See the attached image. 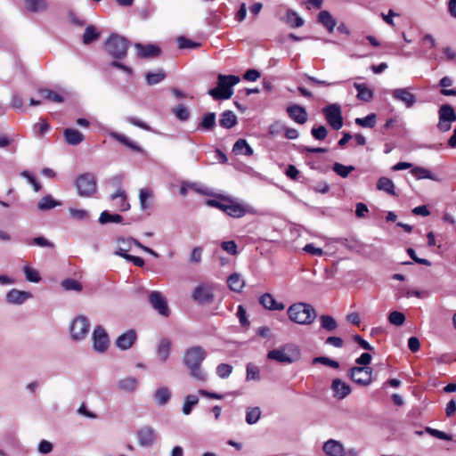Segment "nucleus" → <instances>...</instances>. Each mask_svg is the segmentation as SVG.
I'll return each mask as SVG.
<instances>
[{
    "label": "nucleus",
    "mask_w": 456,
    "mask_h": 456,
    "mask_svg": "<svg viewBox=\"0 0 456 456\" xmlns=\"http://www.w3.org/2000/svg\"><path fill=\"white\" fill-rule=\"evenodd\" d=\"M207 355L206 350L200 346L188 348L183 354V363L189 370V375L198 382L204 383L208 380V373L201 367Z\"/></svg>",
    "instance_id": "nucleus-1"
},
{
    "label": "nucleus",
    "mask_w": 456,
    "mask_h": 456,
    "mask_svg": "<svg viewBox=\"0 0 456 456\" xmlns=\"http://www.w3.org/2000/svg\"><path fill=\"white\" fill-rule=\"evenodd\" d=\"M240 81V78L238 76L219 74L216 86L209 89L208 94L215 100L230 99L233 94V86Z\"/></svg>",
    "instance_id": "nucleus-2"
},
{
    "label": "nucleus",
    "mask_w": 456,
    "mask_h": 456,
    "mask_svg": "<svg viewBox=\"0 0 456 456\" xmlns=\"http://www.w3.org/2000/svg\"><path fill=\"white\" fill-rule=\"evenodd\" d=\"M74 186L80 197L91 198L97 191L96 177L92 173L82 174L75 180Z\"/></svg>",
    "instance_id": "nucleus-3"
},
{
    "label": "nucleus",
    "mask_w": 456,
    "mask_h": 456,
    "mask_svg": "<svg viewBox=\"0 0 456 456\" xmlns=\"http://www.w3.org/2000/svg\"><path fill=\"white\" fill-rule=\"evenodd\" d=\"M106 51L115 59H123L126 56L129 41L117 34H112L104 43Z\"/></svg>",
    "instance_id": "nucleus-4"
},
{
    "label": "nucleus",
    "mask_w": 456,
    "mask_h": 456,
    "mask_svg": "<svg viewBox=\"0 0 456 456\" xmlns=\"http://www.w3.org/2000/svg\"><path fill=\"white\" fill-rule=\"evenodd\" d=\"M312 307L305 303H297L290 305L288 309V314L290 321L298 324H310Z\"/></svg>",
    "instance_id": "nucleus-5"
},
{
    "label": "nucleus",
    "mask_w": 456,
    "mask_h": 456,
    "mask_svg": "<svg viewBox=\"0 0 456 456\" xmlns=\"http://www.w3.org/2000/svg\"><path fill=\"white\" fill-rule=\"evenodd\" d=\"M297 355V349L292 345H286L280 348L271 350L267 354L268 359L274 360L281 363H291L296 360Z\"/></svg>",
    "instance_id": "nucleus-6"
},
{
    "label": "nucleus",
    "mask_w": 456,
    "mask_h": 456,
    "mask_svg": "<svg viewBox=\"0 0 456 456\" xmlns=\"http://www.w3.org/2000/svg\"><path fill=\"white\" fill-rule=\"evenodd\" d=\"M90 330V322L84 316H77L69 325L70 337L72 340H84Z\"/></svg>",
    "instance_id": "nucleus-7"
},
{
    "label": "nucleus",
    "mask_w": 456,
    "mask_h": 456,
    "mask_svg": "<svg viewBox=\"0 0 456 456\" xmlns=\"http://www.w3.org/2000/svg\"><path fill=\"white\" fill-rule=\"evenodd\" d=\"M93 349L98 354L106 352L110 346V338L105 329L97 325L92 334Z\"/></svg>",
    "instance_id": "nucleus-8"
},
{
    "label": "nucleus",
    "mask_w": 456,
    "mask_h": 456,
    "mask_svg": "<svg viewBox=\"0 0 456 456\" xmlns=\"http://www.w3.org/2000/svg\"><path fill=\"white\" fill-rule=\"evenodd\" d=\"M439 121L437 128L441 132H447L452 128V124L456 120V113L451 105H442L438 111Z\"/></svg>",
    "instance_id": "nucleus-9"
},
{
    "label": "nucleus",
    "mask_w": 456,
    "mask_h": 456,
    "mask_svg": "<svg viewBox=\"0 0 456 456\" xmlns=\"http://www.w3.org/2000/svg\"><path fill=\"white\" fill-rule=\"evenodd\" d=\"M325 118L329 125L335 130H339L343 126V118L341 108L338 104L333 103L323 109Z\"/></svg>",
    "instance_id": "nucleus-10"
},
{
    "label": "nucleus",
    "mask_w": 456,
    "mask_h": 456,
    "mask_svg": "<svg viewBox=\"0 0 456 456\" xmlns=\"http://www.w3.org/2000/svg\"><path fill=\"white\" fill-rule=\"evenodd\" d=\"M391 94L394 100L402 102L407 109L411 108L417 102V97L411 87L395 88L392 90Z\"/></svg>",
    "instance_id": "nucleus-11"
},
{
    "label": "nucleus",
    "mask_w": 456,
    "mask_h": 456,
    "mask_svg": "<svg viewBox=\"0 0 456 456\" xmlns=\"http://www.w3.org/2000/svg\"><path fill=\"white\" fill-rule=\"evenodd\" d=\"M348 376L361 386H368L371 383L372 370L369 367H353L349 370Z\"/></svg>",
    "instance_id": "nucleus-12"
},
{
    "label": "nucleus",
    "mask_w": 456,
    "mask_h": 456,
    "mask_svg": "<svg viewBox=\"0 0 456 456\" xmlns=\"http://www.w3.org/2000/svg\"><path fill=\"white\" fill-rule=\"evenodd\" d=\"M149 301L153 309L160 315L167 317L170 314L167 299L161 292L157 290L151 291L149 294Z\"/></svg>",
    "instance_id": "nucleus-13"
},
{
    "label": "nucleus",
    "mask_w": 456,
    "mask_h": 456,
    "mask_svg": "<svg viewBox=\"0 0 456 456\" xmlns=\"http://www.w3.org/2000/svg\"><path fill=\"white\" fill-rule=\"evenodd\" d=\"M136 439L140 446H151L157 441L156 430L150 426H143L137 430Z\"/></svg>",
    "instance_id": "nucleus-14"
},
{
    "label": "nucleus",
    "mask_w": 456,
    "mask_h": 456,
    "mask_svg": "<svg viewBox=\"0 0 456 456\" xmlns=\"http://www.w3.org/2000/svg\"><path fill=\"white\" fill-rule=\"evenodd\" d=\"M192 298L199 304H209L214 299V294L210 286L200 284L192 293Z\"/></svg>",
    "instance_id": "nucleus-15"
},
{
    "label": "nucleus",
    "mask_w": 456,
    "mask_h": 456,
    "mask_svg": "<svg viewBox=\"0 0 456 456\" xmlns=\"http://www.w3.org/2000/svg\"><path fill=\"white\" fill-rule=\"evenodd\" d=\"M33 297L32 293L17 289H12L5 295V301L10 305H20Z\"/></svg>",
    "instance_id": "nucleus-16"
},
{
    "label": "nucleus",
    "mask_w": 456,
    "mask_h": 456,
    "mask_svg": "<svg viewBox=\"0 0 456 456\" xmlns=\"http://www.w3.org/2000/svg\"><path fill=\"white\" fill-rule=\"evenodd\" d=\"M322 451L326 456H345L346 454L345 445L336 439H329L324 442Z\"/></svg>",
    "instance_id": "nucleus-17"
},
{
    "label": "nucleus",
    "mask_w": 456,
    "mask_h": 456,
    "mask_svg": "<svg viewBox=\"0 0 456 456\" xmlns=\"http://www.w3.org/2000/svg\"><path fill=\"white\" fill-rule=\"evenodd\" d=\"M113 207L121 212L130 209V204L127 200L126 192L124 189L118 188L115 192L110 195Z\"/></svg>",
    "instance_id": "nucleus-18"
},
{
    "label": "nucleus",
    "mask_w": 456,
    "mask_h": 456,
    "mask_svg": "<svg viewBox=\"0 0 456 456\" xmlns=\"http://www.w3.org/2000/svg\"><path fill=\"white\" fill-rule=\"evenodd\" d=\"M137 338L135 330H129L119 335L116 339V346L120 350H127L132 347Z\"/></svg>",
    "instance_id": "nucleus-19"
},
{
    "label": "nucleus",
    "mask_w": 456,
    "mask_h": 456,
    "mask_svg": "<svg viewBox=\"0 0 456 456\" xmlns=\"http://www.w3.org/2000/svg\"><path fill=\"white\" fill-rule=\"evenodd\" d=\"M139 386V379L133 376H126L117 382V387L119 391L126 394H134Z\"/></svg>",
    "instance_id": "nucleus-20"
},
{
    "label": "nucleus",
    "mask_w": 456,
    "mask_h": 456,
    "mask_svg": "<svg viewBox=\"0 0 456 456\" xmlns=\"http://www.w3.org/2000/svg\"><path fill=\"white\" fill-rule=\"evenodd\" d=\"M331 390L333 396L338 400L346 398L351 393L350 386L340 379H333Z\"/></svg>",
    "instance_id": "nucleus-21"
},
{
    "label": "nucleus",
    "mask_w": 456,
    "mask_h": 456,
    "mask_svg": "<svg viewBox=\"0 0 456 456\" xmlns=\"http://www.w3.org/2000/svg\"><path fill=\"white\" fill-rule=\"evenodd\" d=\"M134 47L136 49L137 56L139 58H154L159 56L161 53L160 48L155 45H142L135 44Z\"/></svg>",
    "instance_id": "nucleus-22"
},
{
    "label": "nucleus",
    "mask_w": 456,
    "mask_h": 456,
    "mask_svg": "<svg viewBox=\"0 0 456 456\" xmlns=\"http://www.w3.org/2000/svg\"><path fill=\"white\" fill-rule=\"evenodd\" d=\"M133 246V238L119 237L116 240V248L114 255L121 256L126 259Z\"/></svg>",
    "instance_id": "nucleus-23"
},
{
    "label": "nucleus",
    "mask_w": 456,
    "mask_h": 456,
    "mask_svg": "<svg viewBox=\"0 0 456 456\" xmlns=\"http://www.w3.org/2000/svg\"><path fill=\"white\" fill-rule=\"evenodd\" d=\"M317 22L322 25L330 34L337 26V20L328 12L321 11L317 15Z\"/></svg>",
    "instance_id": "nucleus-24"
},
{
    "label": "nucleus",
    "mask_w": 456,
    "mask_h": 456,
    "mask_svg": "<svg viewBox=\"0 0 456 456\" xmlns=\"http://www.w3.org/2000/svg\"><path fill=\"white\" fill-rule=\"evenodd\" d=\"M287 112L290 118L298 124H304L307 119V113L305 110L299 105L289 106Z\"/></svg>",
    "instance_id": "nucleus-25"
},
{
    "label": "nucleus",
    "mask_w": 456,
    "mask_h": 456,
    "mask_svg": "<svg viewBox=\"0 0 456 456\" xmlns=\"http://www.w3.org/2000/svg\"><path fill=\"white\" fill-rule=\"evenodd\" d=\"M246 212L247 209L244 205L231 198L225 214L234 218H240L244 216Z\"/></svg>",
    "instance_id": "nucleus-26"
},
{
    "label": "nucleus",
    "mask_w": 456,
    "mask_h": 456,
    "mask_svg": "<svg viewBox=\"0 0 456 456\" xmlns=\"http://www.w3.org/2000/svg\"><path fill=\"white\" fill-rule=\"evenodd\" d=\"M259 303L266 309L269 310H278L281 311L285 308L284 304L277 302L273 297L269 294L265 293L262 295L259 298Z\"/></svg>",
    "instance_id": "nucleus-27"
},
{
    "label": "nucleus",
    "mask_w": 456,
    "mask_h": 456,
    "mask_svg": "<svg viewBox=\"0 0 456 456\" xmlns=\"http://www.w3.org/2000/svg\"><path fill=\"white\" fill-rule=\"evenodd\" d=\"M63 135L66 142L73 146L79 144L85 138L82 133L74 128H66L63 131Z\"/></svg>",
    "instance_id": "nucleus-28"
},
{
    "label": "nucleus",
    "mask_w": 456,
    "mask_h": 456,
    "mask_svg": "<svg viewBox=\"0 0 456 456\" xmlns=\"http://www.w3.org/2000/svg\"><path fill=\"white\" fill-rule=\"evenodd\" d=\"M171 341L168 338H162L157 347V355L160 362H166L171 353Z\"/></svg>",
    "instance_id": "nucleus-29"
},
{
    "label": "nucleus",
    "mask_w": 456,
    "mask_h": 456,
    "mask_svg": "<svg viewBox=\"0 0 456 456\" xmlns=\"http://www.w3.org/2000/svg\"><path fill=\"white\" fill-rule=\"evenodd\" d=\"M110 135L113 139L118 141L120 143L124 144L125 146H126L127 148H129L134 151L142 152V151H143L140 145H138L135 142L129 139L125 134H119L117 132H110Z\"/></svg>",
    "instance_id": "nucleus-30"
},
{
    "label": "nucleus",
    "mask_w": 456,
    "mask_h": 456,
    "mask_svg": "<svg viewBox=\"0 0 456 456\" xmlns=\"http://www.w3.org/2000/svg\"><path fill=\"white\" fill-rule=\"evenodd\" d=\"M227 284L231 290L239 293L245 287V281L241 274L233 273L227 278Z\"/></svg>",
    "instance_id": "nucleus-31"
},
{
    "label": "nucleus",
    "mask_w": 456,
    "mask_h": 456,
    "mask_svg": "<svg viewBox=\"0 0 456 456\" xmlns=\"http://www.w3.org/2000/svg\"><path fill=\"white\" fill-rule=\"evenodd\" d=\"M171 398V391L167 387H160L153 394L154 402L158 405H166Z\"/></svg>",
    "instance_id": "nucleus-32"
},
{
    "label": "nucleus",
    "mask_w": 456,
    "mask_h": 456,
    "mask_svg": "<svg viewBox=\"0 0 456 456\" xmlns=\"http://www.w3.org/2000/svg\"><path fill=\"white\" fill-rule=\"evenodd\" d=\"M232 151L236 155L251 156L254 152L252 147L245 139H239L233 144Z\"/></svg>",
    "instance_id": "nucleus-33"
},
{
    "label": "nucleus",
    "mask_w": 456,
    "mask_h": 456,
    "mask_svg": "<svg viewBox=\"0 0 456 456\" xmlns=\"http://www.w3.org/2000/svg\"><path fill=\"white\" fill-rule=\"evenodd\" d=\"M354 87L357 90V99L369 102L373 98V91L365 84L354 83Z\"/></svg>",
    "instance_id": "nucleus-34"
},
{
    "label": "nucleus",
    "mask_w": 456,
    "mask_h": 456,
    "mask_svg": "<svg viewBox=\"0 0 456 456\" xmlns=\"http://www.w3.org/2000/svg\"><path fill=\"white\" fill-rule=\"evenodd\" d=\"M411 174L417 179H429L432 181H438V178L428 169L422 167H415L411 169Z\"/></svg>",
    "instance_id": "nucleus-35"
},
{
    "label": "nucleus",
    "mask_w": 456,
    "mask_h": 456,
    "mask_svg": "<svg viewBox=\"0 0 456 456\" xmlns=\"http://www.w3.org/2000/svg\"><path fill=\"white\" fill-rule=\"evenodd\" d=\"M237 123V117L232 110H225L221 114L219 124L222 127L230 129Z\"/></svg>",
    "instance_id": "nucleus-36"
},
{
    "label": "nucleus",
    "mask_w": 456,
    "mask_h": 456,
    "mask_svg": "<svg viewBox=\"0 0 456 456\" xmlns=\"http://www.w3.org/2000/svg\"><path fill=\"white\" fill-rule=\"evenodd\" d=\"M61 205V201L54 200L51 195L44 196L37 203V208L47 211Z\"/></svg>",
    "instance_id": "nucleus-37"
},
{
    "label": "nucleus",
    "mask_w": 456,
    "mask_h": 456,
    "mask_svg": "<svg viewBox=\"0 0 456 456\" xmlns=\"http://www.w3.org/2000/svg\"><path fill=\"white\" fill-rule=\"evenodd\" d=\"M377 188L379 191H383L390 195L395 196V187L394 182L387 177H380L377 183Z\"/></svg>",
    "instance_id": "nucleus-38"
},
{
    "label": "nucleus",
    "mask_w": 456,
    "mask_h": 456,
    "mask_svg": "<svg viewBox=\"0 0 456 456\" xmlns=\"http://www.w3.org/2000/svg\"><path fill=\"white\" fill-rule=\"evenodd\" d=\"M283 20L291 28H299L304 24L303 19L291 10H287Z\"/></svg>",
    "instance_id": "nucleus-39"
},
{
    "label": "nucleus",
    "mask_w": 456,
    "mask_h": 456,
    "mask_svg": "<svg viewBox=\"0 0 456 456\" xmlns=\"http://www.w3.org/2000/svg\"><path fill=\"white\" fill-rule=\"evenodd\" d=\"M216 117L214 112H208L203 115L202 120L199 125L200 129L213 130L216 126Z\"/></svg>",
    "instance_id": "nucleus-40"
},
{
    "label": "nucleus",
    "mask_w": 456,
    "mask_h": 456,
    "mask_svg": "<svg viewBox=\"0 0 456 456\" xmlns=\"http://www.w3.org/2000/svg\"><path fill=\"white\" fill-rule=\"evenodd\" d=\"M152 196V191L150 189H141L139 191L140 208L142 210H146L151 207Z\"/></svg>",
    "instance_id": "nucleus-41"
},
{
    "label": "nucleus",
    "mask_w": 456,
    "mask_h": 456,
    "mask_svg": "<svg viewBox=\"0 0 456 456\" xmlns=\"http://www.w3.org/2000/svg\"><path fill=\"white\" fill-rule=\"evenodd\" d=\"M261 414L262 411L259 407H248L245 420L248 425H254L260 419Z\"/></svg>",
    "instance_id": "nucleus-42"
},
{
    "label": "nucleus",
    "mask_w": 456,
    "mask_h": 456,
    "mask_svg": "<svg viewBox=\"0 0 456 456\" xmlns=\"http://www.w3.org/2000/svg\"><path fill=\"white\" fill-rule=\"evenodd\" d=\"M199 403V397L196 395H188L184 397L183 399V413L184 415H189L191 414V411H192V408L197 405Z\"/></svg>",
    "instance_id": "nucleus-43"
},
{
    "label": "nucleus",
    "mask_w": 456,
    "mask_h": 456,
    "mask_svg": "<svg viewBox=\"0 0 456 456\" xmlns=\"http://www.w3.org/2000/svg\"><path fill=\"white\" fill-rule=\"evenodd\" d=\"M25 7L29 12H43L47 9L45 0H26Z\"/></svg>",
    "instance_id": "nucleus-44"
},
{
    "label": "nucleus",
    "mask_w": 456,
    "mask_h": 456,
    "mask_svg": "<svg viewBox=\"0 0 456 456\" xmlns=\"http://www.w3.org/2000/svg\"><path fill=\"white\" fill-rule=\"evenodd\" d=\"M38 94L45 100L53 102H62L64 101L63 95L61 94L49 90V89H40Z\"/></svg>",
    "instance_id": "nucleus-45"
},
{
    "label": "nucleus",
    "mask_w": 456,
    "mask_h": 456,
    "mask_svg": "<svg viewBox=\"0 0 456 456\" xmlns=\"http://www.w3.org/2000/svg\"><path fill=\"white\" fill-rule=\"evenodd\" d=\"M321 327L327 331H334L338 328L336 320L330 315H321L320 316Z\"/></svg>",
    "instance_id": "nucleus-46"
},
{
    "label": "nucleus",
    "mask_w": 456,
    "mask_h": 456,
    "mask_svg": "<svg viewBox=\"0 0 456 456\" xmlns=\"http://www.w3.org/2000/svg\"><path fill=\"white\" fill-rule=\"evenodd\" d=\"M123 217L118 214H111L109 211H103L101 213L99 222L102 224L108 223H121Z\"/></svg>",
    "instance_id": "nucleus-47"
},
{
    "label": "nucleus",
    "mask_w": 456,
    "mask_h": 456,
    "mask_svg": "<svg viewBox=\"0 0 456 456\" xmlns=\"http://www.w3.org/2000/svg\"><path fill=\"white\" fill-rule=\"evenodd\" d=\"M61 287L68 291L80 292L83 289V286L79 281L70 278L63 280Z\"/></svg>",
    "instance_id": "nucleus-48"
},
{
    "label": "nucleus",
    "mask_w": 456,
    "mask_h": 456,
    "mask_svg": "<svg viewBox=\"0 0 456 456\" xmlns=\"http://www.w3.org/2000/svg\"><path fill=\"white\" fill-rule=\"evenodd\" d=\"M23 273L26 276V280L30 282L37 283L41 280V276L37 270L32 268L30 265H26L23 267Z\"/></svg>",
    "instance_id": "nucleus-49"
},
{
    "label": "nucleus",
    "mask_w": 456,
    "mask_h": 456,
    "mask_svg": "<svg viewBox=\"0 0 456 456\" xmlns=\"http://www.w3.org/2000/svg\"><path fill=\"white\" fill-rule=\"evenodd\" d=\"M333 171L342 178H346L349 174L354 170V166H345L341 163L336 162L332 167Z\"/></svg>",
    "instance_id": "nucleus-50"
},
{
    "label": "nucleus",
    "mask_w": 456,
    "mask_h": 456,
    "mask_svg": "<svg viewBox=\"0 0 456 456\" xmlns=\"http://www.w3.org/2000/svg\"><path fill=\"white\" fill-rule=\"evenodd\" d=\"M165 77L166 74L163 71L148 72L145 75L146 83L150 86L160 83Z\"/></svg>",
    "instance_id": "nucleus-51"
},
{
    "label": "nucleus",
    "mask_w": 456,
    "mask_h": 456,
    "mask_svg": "<svg viewBox=\"0 0 456 456\" xmlns=\"http://www.w3.org/2000/svg\"><path fill=\"white\" fill-rule=\"evenodd\" d=\"M100 34L96 31V28L90 25L86 28V31L83 36V42L86 45L92 43L93 41L98 39Z\"/></svg>",
    "instance_id": "nucleus-52"
},
{
    "label": "nucleus",
    "mask_w": 456,
    "mask_h": 456,
    "mask_svg": "<svg viewBox=\"0 0 456 456\" xmlns=\"http://www.w3.org/2000/svg\"><path fill=\"white\" fill-rule=\"evenodd\" d=\"M377 116L374 113L369 114L365 118H355V123L362 127L371 128L376 124Z\"/></svg>",
    "instance_id": "nucleus-53"
},
{
    "label": "nucleus",
    "mask_w": 456,
    "mask_h": 456,
    "mask_svg": "<svg viewBox=\"0 0 456 456\" xmlns=\"http://www.w3.org/2000/svg\"><path fill=\"white\" fill-rule=\"evenodd\" d=\"M232 366L227 363H220L216 366V373L221 379H227L232 372Z\"/></svg>",
    "instance_id": "nucleus-54"
},
{
    "label": "nucleus",
    "mask_w": 456,
    "mask_h": 456,
    "mask_svg": "<svg viewBox=\"0 0 456 456\" xmlns=\"http://www.w3.org/2000/svg\"><path fill=\"white\" fill-rule=\"evenodd\" d=\"M247 380H260V370L259 368L253 364L248 363L247 365Z\"/></svg>",
    "instance_id": "nucleus-55"
},
{
    "label": "nucleus",
    "mask_w": 456,
    "mask_h": 456,
    "mask_svg": "<svg viewBox=\"0 0 456 456\" xmlns=\"http://www.w3.org/2000/svg\"><path fill=\"white\" fill-rule=\"evenodd\" d=\"M388 321L393 325L401 326L405 321V316L401 312L393 311L388 315Z\"/></svg>",
    "instance_id": "nucleus-56"
},
{
    "label": "nucleus",
    "mask_w": 456,
    "mask_h": 456,
    "mask_svg": "<svg viewBox=\"0 0 456 456\" xmlns=\"http://www.w3.org/2000/svg\"><path fill=\"white\" fill-rule=\"evenodd\" d=\"M177 44H178V47L180 49H185V48L196 49L200 46V43L193 42L184 37H178Z\"/></svg>",
    "instance_id": "nucleus-57"
},
{
    "label": "nucleus",
    "mask_w": 456,
    "mask_h": 456,
    "mask_svg": "<svg viewBox=\"0 0 456 456\" xmlns=\"http://www.w3.org/2000/svg\"><path fill=\"white\" fill-rule=\"evenodd\" d=\"M69 213L72 218L77 221L86 220L89 216L88 211L86 209H77L70 208H69Z\"/></svg>",
    "instance_id": "nucleus-58"
},
{
    "label": "nucleus",
    "mask_w": 456,
    "mask_h": 456,
    "mask_svg": "<svg viewBox=\"0 0 456 456\" xmlns=\"http://www.w3.org/2000/svg\"><path fill=\"white\" fill-rule=\"evenodd\" d=\"M173 111L175 117L181 121H185L190 118V111L183 105H177L174 108Z\"/></svg>",
    "instance_id": "nucleus-59"
},
{
    "label": "nucleus",
    "mask_w": 456,
    "mask_h": 456,
    "mask_svg": "<svg viewBox=\"0 0 456 456\" xmlns=\"http://www.w3.org/2000/svg\"><path fill=\"white\" fill-rule=\"evenodd\" d=\"M49 129H50V126L45 120H42L38 123H36L33 126V131H34L35 134L37 136L44 135L45 133H47L49 131Z\"/></svg>",
    "instance_id": "nucleus-60"
},
{
    "label": "nucleus",
    "mask_w": 456,
    "mask_h": 456,
    "mask_svg": "<svg viewBox=\"0 0 456 456\" xmlns=\"http://www.w3.org/2000/svg\"><path fill=\"white\" fill-rule=\"evenodd\" d=\"M203 249L201 247H195L191 249L190 254V262L199 264L201 262Z\"/></svg>",
    "instance_id": "nucleus-61"
},
{
    "label": "nucleus",
    "mask_w": 456,
    "mask_h": 456,
    "mask_svg": "<svg viewBox=\"0 0 456 456\" xmlns=\"http://www.w3.org/2000/svg\"><path fill=\"white\" fill-rule=\"evenodd\" d=\"M221 247L224 251L229 253L230 255L235 256L238 253L237 245L234 240L224 241L222 242Z\"/></svg>",
    "instance_id": "nucleus-62"
},
{
    "label": "nucleus",
    "mask_w": 456,
    "mask_h": 456,
    "mask_svg": "<svg viewBox=\"0 0 456 456\" xmlns=\"http://www.w3.org/2000/svg\"><path fill=\"white\" fill-rule=\"evenodd\" d=\"M190 190L201 195H210L209 190L198 183H189Z\"/></svg>",
    "instance_id": "nucleus-63"
},
{
    "label": "nucleus",
    "mask_w": 456,
    "mask_h": 456,
    "mask_svg": "<svg viewBox=\"0 0 456 456\" xmlns=\"http://www.w3.org/2000/svg\"><path fill=\"white\" fill-rule=\"evenodd\" d=\"M37 451L42 454H48L53 451V444L47 440H42L38 444Z\"/></svg>",
    "instance_id": "nucleus-64"
}]
</instances>
